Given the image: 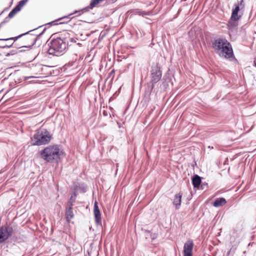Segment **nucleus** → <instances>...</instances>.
Returning a JSON list of instances; mask_svg holds the SVG:
<instances>
[{
    "label": "nucleus",
    "instance_id": "1",
    "mask_svg": "<svg viewBox=\"0 0 256 256\" xmlns=\"http://www.w3.org/2000/svg\"><path fill=\"white\" fill-rule=\"evenodd\" d=\"M212 46L220 56L227 58L234 56L232 46L226 38H218L215 40L212 44Z\"/></svg>",
    "mask_w": 256,
    "mask_h": 256
},
{
    "label": "nucleus",
    "instance_id": "5",
    "mask_svg": "<svg viewBox=\"0 0 256 256\" xmlns=\"http://www.w3.org/2000/svg\"><path fill=\"white\" fill-rule=\"evenodd\" d=\"M22 36H23V38L22 40V47H25V48H30V47L32 46L36 42V41L37 37H38L37 35H36V34H29L28 32H27L24 34H20L18 36L3 39L2 40H14L15 41V40H17L19 38Z\"/></svg>",
    "mask_w": 256,
    "mask_h": 256
},
{
    "label": "nucleus",
    "instance_id": "21",
    "mask_svg": "<svg viewBox=\"0 0 256 256\" xmlns=\"http://www.w3.org/2000/svg\"><path fill=\"white\" fill-rule=\"evenodd\" d=\"M243 2H244V0H241V1H240V5H242V4Z\"/></svg>",
    "mask_w": 256,
    "mask_h": 256
},
{
    "label": "nucleus",
    "instance_id": "12",
    "mask_svg": "<svg viewBox=\"0 0 256 256\" xmlns=\"http://www.w3.org/2000/svg\"><path fill=\"white\" fill-rule=\"evenodd\" d=\"M240 10V6L236 5L234 10H232L230 18L234 21H238L240 18L238 16V12Z\"/></svg>",
    "mask_w": 256,
    "mask_h": 256
},
{
    "label": "nucleus",
    "instance_id": "19",
    "mask_svg": "<svg viewBox=\"0 0 256 256\" xmlns=\"http://www.w3.org/2000/svg\"><path fill=\"white\" fill-rule=\"evenodd\" d=\"M12 43L10 44V46H8V45H4V46H1V48H6V47H10V46H12Z\"/></svg>",
    "mask_w": 256,
    "mask_h": 256
},
{
    "label": "nucleus",
    "instance_id": "17",
    "mask_svg": "<svg viewBox=\"0 0 256 256\" xmlns=\"http://www.w3.org/2000/svg\"><path fill=\"white\" fill-rule=\"evenodd\" d=\"M234 20H232L231 18L229 20L228 24V28H232L236 27L238 26V23Z\"/></svg>",
    "mask_w": 256,
    "mask_h": 256
},
{
    "label": "nucleus",
    "instance_id": "2",
    "mask_svg": "<svg viewBox=\"0 0 256 256\" xmlns=\"http://www.w3.org/2000/svg\"><path fill=\"white\" fill-rule=\"evenodd\" d=\"M62 151L58 145H50L40 152L41 157L48 162H56L60 159Z\"/></svg>",
    "mask_w": 256,
    "mask_h": 256
},
{
    "label": "nucleus",
    "instance_id": "6",
    "mask_svg": "<svg viewBox=\"0 0 256 256\" xmlns=\"http://www.w3.org/2000/svg\"><path fill=\"white\" fill-rule=\"evenodd\" d=\"M162 76V72L158 63L152 65L150 71V80L152 82V88L154 84L160 80Z\"/></svg>",
    "mask_w": 256,
    "mask_h": 256
},
{
    "label": "nucleus",
    "instance_id": "8",
    "mask_svg": "<svg viewBox=\"0 0 256 256\" xmlns=\"http://www.w3.org/2000/svg\"><path fill=\"white\" fill-rule=\"evenodd\" d=\"M194 243L192 240L186 241L184 246L183 256H192Z\"/></svg>",
    "mask_w": 256,
    "mask_h": 256
},
{
    "label": "nucleus",
    "instance_id": "16",
    "mask_svg": "<svg viewBox=\"0 0 256 256\" xmlns=\"http://www.w3.org/2000/svg\"><path fill=\"white\" fill-rule=\"evenodd\" d=\"M104 0H92L91 2L88 6L90 8L98 6L100 4L104 2Z\"/></svg>",
    "mask_w": 256,
    "mask_h": 256
},
{
    "label": "nucleus",
    "instance_id": "9",
    "mask_svg": "<svg viewBox=\"0 0 256 256\" xmlns=\"http://www.w3.org/2000/svg\"><path fill=\"white\" fill-rule=\"evenodd\" d=\"M26 2V0H23L20 1L17 6L9 13L8 17L12 18L14 16L19 12L21 8L24 6Z\"/></svg>",
    "mask_w": 256,
    "mask_h": 256
},
{
    "label": "nucleus",
    "instance_id": "15",
    "mask_svg": "<svg viewBox=\"0 0 256 256\" xmlns=\"http://www.w3.org/2000/svg\"><path fill=\"white\" fill-rule=\"evenodd\" d=\"M200 177L198 175H195L192 178V184L194 188H198L201 184Z\"/></svg>",
    "mask_w": 256,
    "mask_h": 256
},
{
    "label": "nucleus",
    "instance_id": "7",
    "mask_svg": "<svg viewBox=\"0 0 256 256\" xmlns=\"http://www.w3.org/2000/svg\"><path fill=\"white\" fill-rule=\"evenodd\" d=\"M13 229L8 226H2L0 228V243H2L12 236Z\"/></svg>",
    "mask_w": 256,
    "mask_h": 256
},
{
    "label": "nucleus",
    "instance_id": "20",
    "mask_svg": "<svg viewBox=\"0 0 256 256\" xmlns=\"http://www.w3.org/2000/svg\"><path fill=\"white\" fill-rule=\"evenodd\" d=\"M68 16H64L63 18H60L58 20H61L62 19H64V18H68Z\"/></svg>",
    "mask_w": 256,
    "mask_h": 256
},
{
    "label": "nucleus",
    "instance_id": "14",
    "mask_svg": "<svg viewBox=\"0 0 256 256\" xmlns=\"http://www.w3.org/2000/svg\"><path fill=\"white\" fill-rule=\"evenodd\" d=\"M226 203V201L224 198H216L213 204L214 207L222 206Z\"/></svg>",
    "mask_w": 256,
    "mask_h": 256
},
{
    "label": "nucleus",
    "instance_id": "4",
    "mask_svg": "<svg viewBox=\"0 0 256 256\" xmlns=\"http://www.w3.org/2000/svg\"><path fill=\"white\" fill-rule=\"evenodd\" d=\"M52 138V135L46 130L39 129L31 138L32 145L40 146L47 144L50 142Z\"/></svg>",
    "mask_w": 256,
    "mask_h": 256
},
{
    "label": "nucleus",
    "instance_id": "13",
    "mask_svg": "<svg viewBox=\"0 0 256 256\" xmlns=\"http://www.w3.org/2000/svg\"><path fill=\"white\" fill-rule=\"evenodd\" d=\"M182 194L179 193L175 195L173 204L176 206V208H178L181 204Z\"/></svg>",
    "mask_w": 256,
    "mask_h": 256
},
{
    "label": "nucleus",
    "instance_id": "18",
    "mask_svg": "<svg viewBox=\"0 0 256 256\" xmlns=\"http://www.w3.org/2000/svg\"><path fill=\"white\" fill-rule=\"evenodd\" d=\"M64 41L66 42V43L68 44L69 42H76V40L74 38H66L64 40Z\"/></svg>",
    "mask_w": 256,
    "mask_h": 256
},
{
    "label": "nucleus",
    "instance_id": "22",
    "mask_svg": "<svg viewBox=\"0 0 256 256\" xmlns=\"http://www.w3.org/2000/svg\"><path fill=\"white\" fill-rule=\"evenodd\" d=\"M254 66H256V60L254 61Z\"/></svg>",
    "mask_w": 256,
    "mask_h": 256
},
{
    "label": "nucleus",
    "instance_id": "3",
    "mask_svg": "<svg viewBox=\"0 0 256 256\" xmlns=\"http://www.w3.org/2000/svg\"><path fill=\"white\" fill-rule=\"evenodd\" d=\"M67 48L66 42L61 38H57L52 40L48 52L53 56H60L65 52Z\"/></svg>",
    "mask_w": 256,
    "mask_h": 256
},
{
    "label": "nucleus",
    "instance_id": "10",
    "mask_svg": "<svg viewBox=\"0 0 256 256\" xmlns=\"http://www.w3.org/2000/svg\"><path fill=\"white\" fill-rule=\"evenodd\" d=\"M74 217V214L72 210V204L70 202L68 207L66 208V218L68 222H70Z\"/></svg>",
    "mask_w": 256,
    "mask_h": 256
},
{
    "label": "nucleus",
    "instance_id": "11",
    "mask_svg": "<svg viewBox=\"0 0 256 256\" xmlns=\"http://www.w3.org/2000/svg\"><path fill=\"white\" fill-rule=\"evenodd\" d=\"M94 214L96 223L99 224L101 222V214L99 210L98 202H95L94 204Z\"/></svg>",
    "mask_w": 256,
    "mask_h": 256
}]
</instances>
